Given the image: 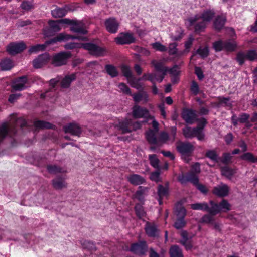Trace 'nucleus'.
Segmentation results:
<instances>
[{
	"instance_id": "nucleus-37",
	"label": "nucleus",
	"mask_w": 257,
	"mask_h": 257,
	"mask_svg": "<svg viewBox=\"0 0 257 257\" xmlns=\"http://www.w3.org/2000/svg\"><path fill=\"white\" fill-rule=\"evenodd\" d=\"M226 21L225 17L217 16L213 23L214 28L217 30H221L224 26Z\"/></svg>"
},
{
	"instance_id": "nucleus-47",
	"label": "nucleus",
	"mask_w": 257,
	"mask_h": 257,
	"mask_svg": "<svg viewBox=\"0 0 257 257\" xmlns=\"http://www.w3.org/2000/svg\"><path fill=\"white\" fill-rule=\"evenodd\" d=\"M46 49V45L43 44H37L36 45L32 46L29 50L30 53H36L40 51H44Z\"/></svg>"
},
{
	"instance_id": "nucleus-41",
	"label": "nucleus",
	"mask_w": 257,
	"mask_h": 257,
	"mask_svg": "<svg viewBox=\"0 0 257 257\" xmlns=\"http://www.w3.org/2000/svg\"><path fill=\"white\" fill-rule=\"evenodd\" d=\"M175 212L178 218L184 219V217L186 215V210L182 206V204L180 203H178L177 204H176Z\"/></svg>"
},
{
	"instance_id": "nucleus-53",
	"label": "nucleus",
	"mask_w": 257,
	"mask_h": 257,
	"mask_svg": "<svg viewBox=\"0 0 257 257\" xmlns=\"http://www.w3.org/2000/svg\"><path fill=\"white\" fill-rule=\"evenodd\" d=\"M20 7L24 11H29L33 9L34 6L31 2L24 1L21 4Z\"/></svg>"
},
{
	"instance_id": "nucleus-44",
	"label": "nucleus",
	"mask_w": 257,
	"mask_h": 257,
	"mask_svg": "<svg viewBox=\"0 0 257 257\" xmlns=\"http://www.w3.org/2000/svg\"><path fill=\"white\" fill-rule=\"evenodd\" d=\"M205 156L215 162H218L219 158L215 151L209 150L206 151Z\"/></svg>"
},
{
	"instance_id": "nucleus-45",
	"label": "nucleus",
	"mask_w": 257,
	"mask_h": 257,
	"mask_svg": "<svg viewBox=\"0 0 257 257\" xmlns=\"http://www.w3.org/2000/svg\"><path fill=\"white\" fill-rule=\"evenodd\" d=\"M148 159L150 161V163L152 167L156 169H159V160L158 159L156 154L149 155Z\"/></svg>"
},
{
	"instance_id": "nucleus-24",
	"label": "nucleus",
	"mask_w": 257,
	"mask_h": 257,
	"mask_svg": "<svg viewBox=\"0 0 257 257\" xmlns=\"http://www.w3.org/2000/svg\"><path fill=\"white\" fill-rule=\"evenodd\" d=\"M157 133V132H156L152 129H149L146 132V138L149 144L151 145H157L158 146H160L159 141L156 137Z\"/></svg>"
},
{
	"instance_id": "nucleus-49",
	"label": "nucleus",
	"mask_w": 257,
	"mask_h": 257,
	"mask_svg": "<svg viewBox=\"0 0 257 257\" xmlns=\"http://www.w3.org/2000/svg\"><path fill=\"white\" fill-rule=\"evenodd\" d=\"M84 47V43H78L75 42H69L66 44L64 48L67 50H71L75 48H80Z\"/></svg>"
},
{
	"instance_id": "nucleus-9",
	"label": "nucleus",
	"mask_w": 257,
	"mask_h": 257,
	"mask_svg": "<svg viewBox=\"0 0 257 257\" xmlns=\"http://www.w3.org/2000/svg\"><path fill=\"white\" fill-rule=\"evenodd\" d=\"M28 83V77L26 75L18 77L12 85V89L15 91H22L28 87L27 84Z\"/></svg>"
},
{
	"instance_id": "nucleus-38",
	"label": "nucleus",
	"mask_w": 257,
	"mask_h": 257,
	"mask_svg": "<svg viewBox=\"0 0 257 257\" xmlns=\"http://www.w3.org/2000/svg\"><path fill=\"white\" fill-rule=\"evenodd\" d=\"M105 69L107 73L112 78L117 77L119 74V72L116 67L111 64H107L105 66Z\"/></svg>"
},
{
	"instance_id": "nucleus-54",
	"label": "nucleus",
	"mask_w": 257,
	"mask_h": 257,
	"mask_svg": "<svg viewBox=\"0 0 257 257\" xmlns=\"http://www.w3.org/2000/svg\"><path fill=\"white\" fill-rule=\"evenodd\" d=\"M213 48L216 52H219L224 50V41H217L213 43Z\"/></svg>"
},
{
	"instance_id": "nucleus-21",
	"label": "nucleus",
	"mask_w": 257,
	"mask_h": 257,
	"mask_svg": "<svg viewBox=\"0 0 257 257\" xmlns=\"http://www.w3.org/2000/svg\"><path fill=\"white\" fill-rule=\"evenodd\" d=\"M9 132L11 136L14 135L16 134L17 130L13 126L11 127L10 130H9L6 123H4L0 126V143L8 135Z\"/></svg>"
},
{
	"instance_id": "nucleus-61",
	"label": "nucleus",
	"mask_w": 257,
	"mask_h": 257,
	"mask_svg": "<svg viewBox=\"0 0 257 257\" xmlns=\"http://www.w3.org/2000/svg\"><path fill=\"white\" fill-rule=\"evenodd\" d=\"M245 58H246V55L243 52H239L236 55V60L240 65L244 63Z\"/></svg>"
},
{
	"instance_id": "nucleus-42",
	"label": "nucleus",
	"mask_w": 257,
	"mask_h": 257,
	"mask_svg": "<svg viewBox=\"0 0 257 257\" xmlns=\"http://www.w3.org/2000/svg\"><path fill=\"white\" fill-rule=\"evenodd\" d=\"M47 169L50 173L54 174L66 172L63 168L56 165H49L47 166Z\"/></svg>"
},
{
	"instance_id": "nucleus-27",
	"label": "nucleus",
	"mask_w": 257,
	"mask_h": 257,
	"mask_svg": "<svg viewBox=\"0 0 257 257\" xmlns=\"http://www.w3.org/2000/svg\"><path fill=\"white\" fill-rule=\"evenodd\" d=\"M134 101L136 103L142 101L143 103H146L148 101V95L145 91L139 92L132 95Z\"/></svg>"
},
{
	"instance_id": "nucleus-52",
	"label": "nucleus",
	"mask_w": 257,
	"mask_h": 257,
	"mask_svg": "<svg viewBox=\"0 0 257 257\" xmlns=\"http://www.w3.org/2000/svg\"><path fill=\"white\" fill-rule=\"evenodd\" d=\"M169 139V135L167 133L165 132H162L160 134L159 138L158 139L159 141V145L161 146L162 144L165 143Z\"/></svg>"
},
{
	"instance_id": "nucleus-14",
	"label": "nucleus",
	"mask_w": 257,
	"mask_h": 257,
	"mask_svg": "<svg viewBox=\"0 0 257 257\" xmlns=\"http://www.w3.org/2000/svg\"><path fill=\"white\" fill-rule=\"evenodd\" d=\"M50 59V56L48 53H44L38 56L33 61V67L39 69L46 65Z\"/></svg>"
},
{
	"instance_id": "nucleus-56",
	"label": "nucleus",
	"mask_w": 257,
	"mask_h": 257,
	"mask_svg": "<svg viewBox=\"0 0 257 257\" xmlns=\"http://www.w3.org/2000/svg\"><path fill=\"white\" fill-rule=\"evenodd\" d=\"M186 222L183 218H177L174 224V227L177 229H182L185 226Z\"/></svg>"
},
{
	"instance_id": "nucleus-18",
	"label": "nucleus",
	"mask_w": 257,
	"mask_h": 257,
	"mask_svg": "<svg viewBox=\"0 0 257 257\" xmlns=\"http://www.w3.org/2000/svg\"><path fill=\"white\" fill-rule=\"evenodd\" d=\"M144 229L146 234L150 237H156L159 236V230L154 223L147 222Z\"/></svg>"
},
{
	"instance_id": "nucleus-34",
	"label": "nucleus",
	"mask_w": 257,
	"mask_h": 257,
	"mask_svg": "<svg viewBox=\"0 0 257 257\" xmlns=\"http://www.w3.org/2000/svg\"><path fill=\"white\" fill-rule=\"evenodd\" d=\"M169 183L167 182L165 186L159 185L157 187V195L160 198L167 197L169 195Z\"/></svg>"
},
{
	"instance_id": "nucleus-6",
	"label": "nucleus",
	"mask_w": 257,
	"mask_h": 257,
	"mask_svg": "<svg viewBox=\"0 0 257 257\" xmlns=\"http://www.w3.org/2000/svg\"><path fill=\"white\" fill-rule=\"evenodd\" d=\"M71 57V53L69 52H61L55 54L52 59V64L59 67L66 64L68 59Z\"/></svg>"
},
{
	"instance_id": "nucleus-16",
	"label": "nucleus",
	"mask_w": 257,
	"mask_h": 257,
	"mask_svg": "<svg viewBox=\"0 0 257 257\" xmlns=\"http://www.w3.org/2000/svg\"><path fill=\"white\" fill-rule=\"evenodd\" d=\"M132 115L134 118H148L150 117L149 111L140 106H135L133 108Z\"/></svg>"
},
{
	"instance_id": "nucleus-28",
	"label": "nucleus",
	"mask_w": 257,
	"mask_h": 257,
	"mask_svg": "<svg viewBox=\"0 0 257 257\" xmlns=\"http://www.w3.org/2000/svg\"><path fill=\"white\" fill-rule=\"evenodd\" d=\"M221 174L228 179H231L233 176L236 173L235 169L225 166L220 168Z\"/></svg>"
},
{
	"instance_id": "nucleus-25",
	"label": "nucleus",
	"mask_w": 257,
	"mask_h": 257,
	"mask_svg": "<svg viewBox=\"0 0 257 257\" xmlns=\"http://www.w3.org/2000/svg\"><path fill=\"white\" fill-rule=\"evenodd\" d=\"M53 187L56 190H61L67 187V183L64 178L57 177L52 180Z\"/></svg>"
},
{
	"instance_id": "nucleus-22",
	"label": "nucleus",
	"mask_w": 257,
	"mask_h": 257,
	"mask_svg": "<svg viewBox=\"0 0 257 257\" xmlns=\"http://www.w3.org/2000/svg\"><path fill=\"white\" fill-rule=\"evenodd\" d=\"M148 189V187L140 186L134 195V197L141 203L144 204L145 196L147 195Z\"/></svg>"
},
{
	"instance_id": "nucleus-59",
	"label": "nucleus",
	"mask_w": 257,
	"mask_h": 257,
	"mask_svg": "<svg viewBox=\"0 0 257 257\" xmlns=\"http://www.w3.org/2000/svg\"><path fill=\"white\" fill-rule=\"evenodd\" d=\"M177 44L176 43H170L168 47V53L170 55H175L177 52Z\"/></svg>"
},
{
	"instance_id": "nucleus-7",
	"label": "nucleus",
	"mask_w": 257,
	"mask_h": 257,
	"mask_svg": "<svg viewBox=\"0 0 257 257\" xmlns=\"http://www.w3.org/2000/svg\"><path fill=\"white\" fill-rule=\"evenodd\" d=\"M148 250V245L145 241H140L131 244L129 250L134 254L142 256L146 254Z\"/></svg>"
},
{
	"instance_id": "nucleus-15",
	"label": "nucleus",
	"mask_w": 257,
	"mask_h": 257,
	"mask_svg": "<svg viewBox=\"0 0 257 257\" xmlns=\"http://www.w3.org/2000/svg\"><path fill=\"white\" fill-rule=\"evenodd\" d=\"M65 133H70L72 135L80 137L82 130L81 127L77 123H70L64 126Z\"/></svg>"
},
{
	"instance_id": "nucleus-2",
	"label": "nucleus",
	"mask_w": 257,
	"mask_h": 257,
	"mask_svg": "<svg viewBox=\"0 0 257 257\" xmlns=\"http://www.w3.org/2000/svg\"><path fill=\"white\" fill-rule=\"evenodd\" d=\"M182 134L186 138H193L196 137L199 141L204 139L205 134L203 131L200 130L199 127H191L188 125L182 128Z\"/></svg>"
},
{
	"instance_id": "nucleus-55",
	"label": "nucleus",
	"mask_w": 257,
	"mask_h": 257,
	"mask_svg": "<svg viewBox=\"0 0 257 257\" xmlns=\"http://www.w3.org/2000/svg\"><path fill=\"white\" fill-rule=\"evenodd\" d=\"M246 58L250 61H254L257 59V53L254 50H250L245 54Z\"/></svg>"
},
{
	"instance_id": "nucleus-13",
	"label": "nucleus",
	"mask_w": 257,
	"mask_h": 257,
	"mask_svg": "<svg viewBox=\"0 0 257 257\" xmlns=\"http://www.w3.org/2000/svg\"><path fill=\"white\" fill-rule=\"evenodd\" d=\"M229 191L228 185L221 182L213 187L212 193L217 197H223L228 195Z\"/></svg>"
},
{
	"instance_id": "nucleus-35",
	"label": "nucleus",
	"mask_w": 257,
	"mask_h": 257,
	"mask_svg": "<svg viewBox=\"0 0 257 257\" xmlns=\"http://www.w3.org/2000/svg\"><path fill=\"white\" fill-rule=\"evenodd\" d=\"M206 202H203L202 203H196L191 204V208L195 210H202L203 211L207 212L210 209V207Z\"/></svg>"
},
{
	"instance_id": "nucleus-10",
	"label": "nucleus",
	"mask_w": 257,
	"mask_h": 257,
	"mask_svg": "<svg viewBox=\"0 0 257 257\" xmlns=\"http://www.w3.org/2000/svg\"><path fill=\"white\" fill-rule=\"evenodd\" d=\"M133 34L128 32H122L115 38L117 44L120 45L129 44L135 42Z\"/></svg>"
},
{
	"instance_id": "nucleus-3",
	"label": "nucleus",
	"mask_w": 257,
	"mask_h": 257,
	"mask_svg": "<svg viewBox=\"0 0 257 257\" xmlns=\"http://www.w3.org/2000/svg\"><path fill=\"white\" fill-rule=\"evenodd\" d=\"M210 206L212 208L211 213L218 214L220 212H227L231 210V205L226 199H223L218 204L212 200L209 202Z\"/></svg>"
},
{
	"instance_id": "nucleus-30",
	"label": "nucleus",
	"mask_w": 257,
	"mask_h": 257,
	"mask_svg": "<svg viewBox=\"0 0 257 257\" xmlns=\"http://www.w3.org/2000/svg\"><path fill=\"white\" fill-rule=\"evenodd\" d=\"M151 64L157 72L161 73H167L168 72V68L164 66V63L162 61H157L155 60H152Z\"/></svg>"
},
{
	"instance_id": "nucleus-60",
	"label": "nucleus",
	"mask_w": 257,
	"mask_h": 257,
	"mask_svg": "<svg viewBox=\"0 0 257 257\" xmlns=\"http://www.w3.org/2000/svg\"><path fill=\"white\" fill-rule=\"evenodd\" d=\"M153 48L156 50L165 52L167 50L166 47L159 42H155L152 44Z\"/></svg>"
},
{
	"instance_id": "nucleus-48",
	"label": "nucleus",
	"mask_w": 257,
	"mask_h": 257,
	"mask_svg": "<svg viewBox=\"0 0 257 257\" xmlns=\"http://www.w3.org/2000/svg\"><path fill=\"white\" fill-rule=\"evenodd\" d=\"M150 179L152 181H154L156 183L161 182L160 169H158L157 170L151 172L150 175Z\"/></svg>"
},
{
	"instance_id": "nucleus-62",
	"label": "nucleus",
	"mask_w": 257,
	"mask_h": 257,
	"mask_svg": "<svg viewBox=\"0 0 257 257\" xmlns=\"http://www.w3.org/2000/svg\"><path fill=\"white\" fill-rule=\"evenodd\" d=\"M206 27V23L203 21L198 22L195 26V32H199L202 31Z\"/></svg>"
},
{
	"instance_id": "nucleus-51",
	"label": "nucleus",
	"mask_w": 257,
	"mask_h": 257,
	"mask_svg": "<svg viewBox=\"0 0 257 257\" xmlns=\"http://www.w3.org/2000/svg\"><path fill=\"white\" fill-rule=\"evenodd\" d=\"M121 71L124 76L128 80L133 78L132 73L130 68L126 65H122L121 66Z\"/></svg>"
},
{
	"instance_id": "nucleus-50",
	"label": "nucleus",
	"mask_w": 257,
	"mask_h": 257,
	"mask_svg": "<svg viewBox=\"0 0 257 257\" xmlns=\"http://www.w3.org/2000/svg\"><path fill=\"white\" fill-rule=\"evenodd\" d=\"M188 182H191L193 185H195L199 182L197 176L193 172L187 173Z\"/></svg>"
},
{
	"instance_id": "nucleus-36",
	"label": "nucleus",
	"mask_w": 257,
	"mask_h": 257,
	"mask_svg": "<svg viewBox=\"0 0 257 257\" xmlns=\"http://www.w3.org/2000/svg\"><path fill=\"white\" fill-rule=\"evenodd\" d=\"M14 63L9 58H5L0 62V67L2 71H8L14 67Z\"/></svg>"
},
{
	"instance_id": "nucleus-4",
	"label": "nucleus",
	"mask_w": 257,
	"mask_h": 257,
	"mask_svg": "<svg viewBox=\"0 0 257 257\" xmlns=\"http://www.w3.org/2000/svg\"><path fill=\"white\" fill-rule=\"evenodd\" d=\"M215 15V12L213 10H206L204 11L201 15H196L194 17L188 18V21L190 25H192L195 22L198 21L200 19L207 22H210Z\"/></svg>"
},
{
	"instance_id": "nucleus-46",
	"label": "nucleus",
	"mask_w": 257,
	"mask_h": 257,
	"mask_svg": "<svg viewBox=\"0 0 257 257\" xmlns=\"http://www.w3.org/2000/svg\"><path fill=\"white\" fill-rule=\"evenodd\" d=\"M34 125L36 128H50L52 126V124L50 123L42 120L35 121Z\"/></svg>"
},
{
	"instance_id": "nucleus-17",
	"label": "nucleus",
	"mask_w": 257,
	"mask_h": 257,
	"mask_svg": "<svg viewBox=\"0 0 257 257\" xmlns=\"http://www.w3.org/2000/svg\"><path fill=\"white\" fill-rule=\"evenodd\" d=\"M181 116L186 123L192 124L195 121L196 114L192 109H185L182 111Z\"/></svg>"
},
{
	"instance_id": "nucleus-8",
	"label": "nucleus",
	"mask_w": 257,
	"mask_h": 257,
	"mask_svg": "<svg viewBox=\"0 0 257 257\" xmlns=\"http://www.w3.org/2000/svg\"><path fill=\"white\" fill-rule=\"evenodd\" d=\"M26 48V45L23 41L10 43L7 47V51L12 55H15L23 52Z\"/></svg>"
},
{
	"instance_id": "nucleus-58",
	"label": "nucleus",
	"mask_w": 257,
	"mask_h": 257,
	"mask_svg": "<svg viewBox=\"0 0 257 257\" xmlns=\"http://www.w3.org/2000/svg\"><path fill=\"white\" fill-rule=\"evenodd\" d=\"M118 88L124 94L132 95L130 88L124 83H120L118 85Z\"/></svg>"
},
{
	"instance_id": "nucleus-19",
	"label": "nucleus",
	"mask_w": 257,
	"mask_h": 257,
	"mask_svg": "<svg viewBox=\"0 0 257 257\" xmlns=\"http://www.w3.org/2000/svg\"><path fill=\"white\" fill-rule=\"evenodd\" d=\"M70 30L78 34H86L88 32L86 29L85 24L81 21L75 20V23L71 26Z\"/></svg>"
},
{
	"instance_id": "nucleus-31",
	"label": "nucleus",
	"mask_w": 257,
	"mask_h": 257,
	"mask_svg": "<svg viewBox=\"0 0 257 257\" xmlns=\"http://www.w3.org/2000/svg\"><path fill=\"white\" fill-rule=\"evenodd\" d=\"M237 47V43L233 39H228L224 41V50L226 51H235Z\"/></svg>"
},
{
	"instance_id": "nucleus-63",
	"label": "nucleus",
	"mask_w": 257,
	"mask_h": 257,
	"mask_svg": "<svg viewBox=\"0 0 257 257\" xmlns=\"http://www.w3.org/2000/svg\"><path fill=\"white\" fill-rule=\"evenodd\" d=\"M218 99L220 104H224L225 106H231L232 105L229 97H220Z\"/></svg>"
},
{
	"instance_id": "nucleus-40",
	"label": "nucleus",
	"mask_w": 257,
	"mask_h": 257,
	"mask_svg": "<svg viewBox=\"0 0 257 257\" xmlns=\"http://www.w3.org/2000/svg\"><path fill=\"white\" fill-rule=\"evenodd\" d=\"M143 204L142 203H137L135 205L134 207L136 214L139 219H141L143 217L145 216L146 214L143 206Z\"/></svg>"
},
{
	"instance_id": "nucleus-5",
	"label": "nucleus",
	"mask_w": 257,
	"mask_h": 257,
	"mask_svg": "<svg viewBox=\"0 0 257 257\" xmlns=\"http://www.w3.org/2000/svg\"><path fill=\"white\" fill-rule=\"evenodd\" d=\"M176 150L181 155L189 156L193 153L194 147L189 142L179 141L176 144Z\"/></svg>"
},
{
	"instance_id": "nucleus-29",
	"label": "nucleus",
	"mask_w": 257,
	"mask_h": 257,
	"mask_svg": "<svg viewBox=\"0 0 257 257\" xmlns=\"http://www.w3.org/2000/svg\"><path fill=\"white\" fill-rule=\"evenodd\" d=\"M132 124V120L131 119H126L124 120L119 121L117 127L119 130L122 131L123 134H126L131 132V130L130 128L131 124Z\"/></svg>"
},
{
	"instance_id": "nucleus-26",
	"label": "nucleus",
	"mask_w": 257,
	"mask_h": 257,
	"mask_svg": "<svg viewBox=\"0 0 257 257\" xmlns=\"http://www.w3.org/2000/svg\"><path fill=\"white\" fill-rule=\"evenodd\" d=\"M76 79V75L75 73H72L70 75H66L61 81V87L63 88H69L72 82L75 80Z\"/></svg>"
},
{
	"instance_id": "nucleus-39",
	"label": "nucleus",
	"mask_w": 257,
	"mask_h": 257,
	"mask_svg": "<svg viewBox=\"0 0 257 257\" xmlns=\"http://www.w3.org/2000/svg\"><path fill=\"white\" fill-rule=\"evenodd\" d=\"M169 253L170 257H183L181 249L177 245L170 247Z\"/></svg>"
},
{
	"instance_id": "nucleus-43",
	"label": "nucleus",
	"mask_w": 257,
	"mask_h": 257,
	"mask_svg": "<svg viewBox=\"0 0 257 257\" xmlns=\"http://www.w3.org/2000/svg\"><path fill=\"white\" fill-rule=\"evenodd\" d=\"M240 158L242 160L254 163H255L256 157H255L253 154L250 152H246L241 155Z\"/></svg>"
},
{
	"instance_id": "nucleus-33",
	"label": "nucleus",
	"mask_w": 257,
	"mask_h": 257,
	"mask_svg": "<svg viewBox=\"0 0 257 257\" xmlns=\"http://www.w3.org/2000/svg\"><path fill=\"white\" fill-rule=\"evenodd\" d=\"M212 208L210 207V209L207 211L208 214L204 215L200 219V222L206 224H211L214 221V216L217 214H213L211 213Z\"/></svg>"
},
{
	"instance_id": "nucleus-12",
	"label": "nucleus",
	"mask_w": 257,
	"mask_h": 257,
	"mask_svg": "<svg viewBox=\"0 0 257 257\" xmlns=\"http://www.w3.org/2000/svg\"><path fill=\"white\" fill-rule=\"evenodd\" d=\"M106 30L112 34L116 33L119 27V23L114 17H110L106 19L104 22Z\"/></svg>"
},
{
	"instance_id": "nucleus-64",
	"label": "nucleus",
	"mask_w": 257,
	"mask_h": 257,
	"mask_svg": "<svg viewBox=\"0 0 257 257\" xmlns=\"http://www.w3.org/2000/svg\"><path fill=\"white\" fill-rule=\"evenodd\" d=\"M232 156L230 153H224L222 154L221 162L224 164H227L231 160Z\"/></svg>"
},
{
	"instance_id": "nucleus-57",
	"label": "nucleus",
	"mask_w": 257,
	"mask_h": 257,
	"mask_svg": "<svg viewBox=\"0 0 257 257\" xmlns=\"http://www.w3.org/2000/svg\"><path fill=\"white\" fill-rule=\"evenodd\" d=\"M196 53L198 54L202 58L207 57L209 54V50L207 47L204 48L200 47L196 51Z\"/></svg>"
},
{
	"instance_id": "nucleus-11",
	"label": "nucleus",
	"mask_w": 257,
	"mask_h": 257,
	"mask_svg": "<svg viewBox=\"0 0 257 257\" xmlns=\"http://www.w3.org/2000/svg\"><path fill=\"white\" fill-rule=\"evenodd\" d=\"M59 20H50L48 22L49 27L44 30V35L46 37L54 35L56 32L61 30Z\"/></svg>"
},
{
	"instance_id": "nucleus-1",
	"label": "nucleus",
	"mask_w": 257,
	"mask_h": 257,
	"mask_svg": "<svg viewBox=\"0 0 257 257\" xmlns=\"http://www.w3.org/2000/svg\"><path fill=\"white\" fill-rule=\"evenodd\" d=\"M83 48L87 50L90 55L95 57L104 56L107 53L105 47H100L92 42L84 43Z\"/></svg>"
},
{
	"instance_id": "nucleus-32",
	"label": "nucleus",
	"mask_w": 257,
	"mask_h": 257,
	"mask_svg": "<svg viewBox=\"0 0 257 257\" xmlns=\"http://www.w3.org/2000/svg\"><path fill=\"white\" fill-rule=\"evenodd\" d=\"M60 41L64 40H68L71 39H78L79 40L85 41L87 40V37L82 36H74L66 34L65 33H60L58 36Z\"/></svg>"
},
{
	"instance_id": "nucleus-23",
	"label": "nucleus",
	"mask_w": 257,
	"mask_h": 257,
	"mask_svg": "<svg viewBox=\"0 0 257 257\" xmlns=\"http://www.w3.org/2000/svg\"><path fill=\"white\" fill-rule=\"evenodd\" d=\"M128 181L135 186L143 184L145 182V178L140 175L133 174L127 177Z\"/></svg>"
},
{
	"instance_id": "nucleus-20",
	"label": "nucleus",
	"mask_w": 257,
	"mask_h": 257,
	"mask_svg": "<svg viewBox=\"0 0 257 257\" xmlns=\"http://www.w3.org/2000/svg\"><path fill=\"white\" fill-rule=\"evenodd\" d=\"M70 10V7L68 5H65L62 8L56 6L55 9L51 10V14L54 18H62L64 17Z\"/></svg>"
}]
</instances>
